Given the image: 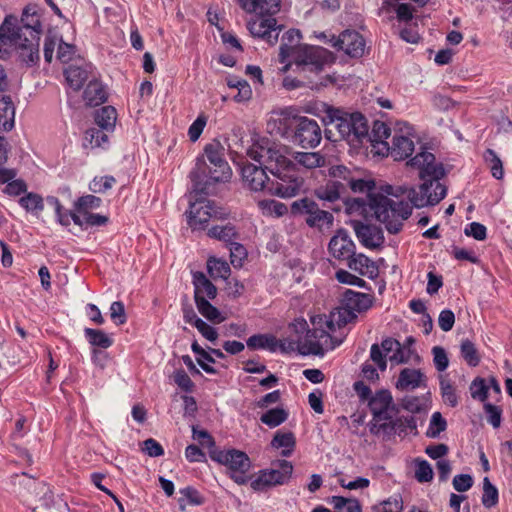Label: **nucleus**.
I'll list each match as a JSON object with an SVG mask.
<instances>
[{
  "label": "nucleus",
  "instance_id": "1",
  "mask_svg": "<svg viewBox=\"0 0 512 512\" xmlns=\"http://www.w3.org/2000/svg\"><path fill=\"white\" fill-rule=\"evenodd\" d=\"M41 33L40 15L35 7H26L20 19L7 15L0 25V59H7L14 48L23 62L35 64L40 59Z\"/></svg>",
  "mask_w": 512,
  "mask_h": 512
},
{
  "label": "nucleus",
  "instance_id": "2",
  "mask_svg": "<svg viewBox=\"0 0 512 512\" xmlns=\"http://www.w3.org/2000/svg\"><path fill=\"white\" fill-rule=\"evenodd\" d=\"M287 152L286 146L269 141L256 143L247 151L252 160L264 165L275 177V180L268 183L267 190L281 198L296 196L303 185V178L299 176L293 161L287 157Z\"/></svg>",
  "mask_w": 512,
  "mask_h": 512
},
{
  "label": "nucleus",
  "instance_id": "3",
  "mask_svg": "<svg viewBox=\"0 0 512 512\" xmlns=\"http://www.w3.org/2000/svg\"><path fill=\"white\" fill-rule=\"evenodd\" d=\"M357 318L351 309L341 304L331 312L329 318L316 315L311 318L313 328L308 330L305 337L298 341V350L302 355L323 356L325 352L335 349L342 339L334 338L330 332L345 326Z\"/></svg>",
  "mask_w": 512,
  "mask_h": 512
},
{
  "label": "nucleus",
  "instance_id": "4",
  "mask_svg": "<svg viewBox=\"0 0 512 512\" xmlns=\"http://www.w3.org/2000/svg\"><path fill=\"white\" fill-rule=\"evenodd\" d=\"M407 165L419 170V177L423 183L419 191L410 189L409 200L417 208L439 203L446 195V188L439 180L445 175L443 165L437 163L434 154L428 151H422L410 161Z\"/></svg>",
  "mask_w": 512,
  "mask_h": 512
},
{
  "label": "nucleus",
  "instance_id": "5",
  "mask_svg": "<svg viewBox=\"0 0 512 512\" xmlns=\"http://www.w3.org/2000/svg\"><path fill=\"white\" fill-rule=\"evenodd\" d=\"M407 186L385 185L381 190L383 193H370L368 195V207L373 212L375 218L382 222L388 232L398 233L403 226V221L408 219L412 213V204L404 200H393L388 196L399 198L406 193H410Z\"/></svg>",
  "mask_w": 512,
  "mask_h": 512
},
{
  "label": "nucleus",
  "instance_id": "6",
  "mask_svg": "<svg viewBox=\"0 0 512 512\" xmlns=\"http://www.w3.org/2000/svg\"><path fill=\"white\" fill-rule=\"evenodd\" d=\"M232 170L224 158L220 143H210L205 146L203 158H198L195 169L190 173L194 192L210 194L215 183H225L230 180Z\"/></svg>",
  "mask_w": 512,
  "mask_h": 512
},
{
  "label": "nucleus",
  "instance_id": "7",
  "mask_svg": "<svg viewBox=\"0 0 512 512\" xmlns=\"http://www.w3.org/2000/svg\"><path fill=\"white\" fill-rule=\"evenodd\" d=\"M291 57L295 65L294 72L301 76L308 88H317L323 85L321 73L325 65L332 63L331 53L319 46L304 45L301 49L292 46H282L279 52V61L285 63Z\"/></svg>",
  "mask_w": 512,
  "mask_h": 512
},
{
  "label": "nucleus",
  "instance_id": "8",
  "mask_svg": "<svg viewBox=\"0 0 512 512\" xmlns=\"http://www.w3.org/2000/svg\"><path fill=\"white\" fill-rule=\"evenodd\" d=\"M326 137L330 140H346L351 146H358L369 136L366 118L359 112L348 113L339 108L328 107L325 116Z\"/></svg>",
  "mask_w": 512,
  "mask_h": 512
},
{
  "label": "nucleus",
  "instance_id": "9",
  "mask_svg": "<svg viewBox=\"0 0 512 512\" xmlns=\"http://www.w3.org/2000/svg\"><path fill=\"white\" fill-rule=\"evenodd\" d=\"M210 458L224 465L227 475L237 484L244 485L250 477L247 475L251 468V461L248 455L237 449L220 450L217 448L209 451Z\"/></svg>",
  "mask_w": 512,
  "mask_h": 512
},
{
  "label": "nucleus",
  "instance_id": "10",
  "mask_svg": "<svg viewBox=\"0 0 512 512\" xmlns=\"http://www.w3.org/2000/svg\"><path fill=\"white\" fill-rule=\"evenodd\" d=\"M368 407L372 414V419L368 423L369 431L372 435L377 432L385 431L389 427L385 423L396 415L398 408L393 402V397L388 390L377 391L368 401Z\"/></svg>",
  "mask_w": 512,
  "mask_h": 512
},
{
  "label": "nucleus",
  "instance_id": "11",
  "mask_svg": "<svg viewBox=\"0 0 512 512\" xmlns=\"http://www.w3.org/2000/svg\"><path fill=\"white\" fill-rule=\"evenodd\" d=\"M229 216V212L218 206L215 202L206 199H197L191 203L188 225L193 230H204L207 228L208 222H216L224 220Z\"/></svg>",
  "mask_w": 512,
  "mask_h": 512
},
{
  "label": "nucleus",
  "instance_id": "12",
  "mask_svg": "<svg viewBox=\"0 0 512 512\" xmlns=\"http://www.w3.org/2000/svg\"><path fill=\"white\" fill-rule=\"evenodd\" d=\"M293 469V464L290 461H274L270 468L258 472L250 486L255 491H263L274 486L287 484L292 477Z\"/></svg>",
  "mask_w": 512,
  "mask_h": 512
},
{
  "label": "nucleus",
  "instance_id": "13",
  "mask_svg": "<svg viewBox=\"0 0 512 512\" xmlns=\"http://www.w3.org/2000/svg\"><path fill=\"white\" fill-rule=\"evenodd\" d=\"M416 136L413 129L407 123H397L394 128L391 143L387 144V154L394 160H404L414 151V139Z\"/></svg>",
  "mask_w": 512,
  "mask_h": 512
},
{
  "label": "nucleus",
  "instance_id": "14",
  "mask_svg": "<svg viewBox=\"0 0 512 512\" xmlns=\"http://www.w3.org/2000/svg\"><path fill=\"white\" fill-rule=\"evenodd\" d=\"M293 215H307L306 223L310 227H322L332 225L333 215L318 207V204L310 198H302L291 204Z\"/></svg>",
  "mask_w": 512,
  "mask_h": 512
},
{
  "label": "nucleus",
  "instance_id": "15",
  "mask_svg": "<svg viewBox=\"0 0 512 512\" xmlns=\"http://www.w3.org/2000/svg\"><path fill=\"white\" fill-rule=\"evenodd\" d=\"M322 139V130L314 119L302 116L295 119L293 140L302 148L317 147Z\"/></svg>",
  "mask_w": 512,
  "mask_h": 512
},
{
  "label": "nucleus",
  "instance_id": "16",
  "mask_svg": "<svg viewBox=\"0 0 512 512\" xmlns=\"http://www.w3.org/2000/svg\"><path fill=\"white\" fill-rule=\"evenodd\" d=\"M331 45L339 50L344 51L353 58H359L365 52V40L361 34L356 31L346 30L338 37L331 35L328 40Z\"/></svg>",
  "mask_w": 512,
  "mask_h": 512
},
{
  "label": "nucleus",
  "instance_id": "17",
  "mask_svg": "<svg viewBox=\"0 0 512 512\" xmlns=\"http://www.w3.org/2000/svg\"><path fill=\"white\" fill-rule=\"evenodd\" d=\"M356 246L344 229L336 231L335 235L330 239L328 250L330 254L338 260H348L354 256Z\"/></svg>",
  "mask_w": 512,
  "mask_h": 512
},
{
  "label": "nucleus",
  "instance_id": "18",
  "mask_svg": "<svg viewBox=\"0 0 512 512\" xmlns=\"http://www.w3.org/2000/svg\"><path fill=\"white\" fill-rule=\"evenodd\" d=\"M352 226L357 238L366 248L375 249L383 245L384 235L380 227L360 221H353Z\"/></svg>",
  "mask_w": 512,
  "mask_h": 512
},
{
  "label": "nucleus",
  "instance_id": "19",
  "mask_svg": "<svg viewBox=\"0 0 512 512\" xmlns=\"http://www.w3.org/2000/svg\"><path fill=\"white\" fill-rule=\"evenodd\" d=\"M247 27L254 37L262 38L270 44L278 40L280 29L275 18H258L249 21Z\"/></svg>",
  "mask_w": 512,
  "mask_h": 512
},
{
  "label": "nucleus",
  "instance_id": "20",
  "mask_svg": "<svg viewBox=\"0 0 512 512\" xmlns=\"http://www.w3.org/2000/svg\"><path fill=\"white\" fill-rule=\"evenodd\" d=\"M268 170L264 165L259 166L247 163L242 167V178L245 185L252 191H262L267 189L269 178L266 174Z\"/></svg>",
  "mask_w": 512,
  "mask_h": 512
},
{
  "label": "nucleus",
  "instance_id": "21",
  "mask_svg": "<svg viewBox=\"0 0 512 512\" xmlns=\"http://www.w3.org/2000/svg\"><path fill=\"white\" fill-rule=\"evenodd\" d=\"M395 415H392L386 423L385 426L389 428L385 431L377 432L375 435L382 440H390L395 434L400 436L406 435L408 431H415L417 429V423L413 416H401L394 418Z\"/></svg>",
  "mask_w": 512,
  "mask_h": 512
},
{
  "label": "nucleus",
  "instance_id": "22",
  "mask_svg": "<svg viewBox=\"0 0 512 512\" xmlns=\"http://www.w3.org/2000/svg\"><path fill=\"white\" fill-rule=\"evenodd\" d=\"M235 2L249 14L272 16L280 10V0H235Z\"/></svg>",
  "mask_w": 512,
  "mask_h": 512
},
{
  "label": "nucleus",
  "instance_id": "23",
  "mask_svg": "<svg viewBox=\"0 0 512 512\" xmlns=\"http://www.w3.org/2000/svg\"><path fill=\"white\" fill-rule=\"evenodd\" d=\"M426 377L418 369L404 368L400 371L396 388L401 391L414 390L418 387L425 386Z\"/></svg>",
  "mask_w": 512,
  "mask_h": 512
},
{
  "label": "nucleus",
  "instance_id": "24",
  "mask_svg": "<svg viewBox=\"0 0 512 512\" xmlns=\"http://www.w3.org/2000/svg\"><path fill=\"white\" fill-rule=\"evenodd\" d=\"M343 305L351 309L355 314L367 311L373 304V297L356 292L353 290H346L343 294Z\"/></svg>",
  "mask_w": 512,
  "mask_h": 512
},
{
  "label": "nucleus",
  "instance_id": "25",
  "mask_svg": "<svg viewBox=\"0 0 512 512\" xmlns=\"http://www.w3.org/2000/svg\"><path fill=\"white\" fill-rule=\"evenodd\" d=\"M347 261L348 267L351 270L358 272L362 276H367L371 279H374L379 274L378 266L376 263L362 253H354V256L349 258Z\"/></svg>",
  "mask_w": 512,
  "mask_h": 512
},
{
  "label": "nucleus",
  "instance_id": "26",
  "mask_svg": "<svg viewBox=\"0 0 512 512\" xmlns=\"http://www.w3.org/2000/svg\"><path fill=\"white\" fill-rule=\"evenodd\" d=\"M193 284L195 288V303L200 299H214L216 297V287L202 272H195L193 274Z\"/></svg>",
  "mask_w": 512,
  "mask_h": 512
},
{
  "label": "nucleus",
  "instance_id": "27",
  "mask_svg": "<svg viewBox=\"0 0 512 512\" xmlns=\"http://www.w3.org/2000/svg\"><path fill=\"white\" fill-rule=\"evenodd\" d=\"M271 446L275 449H281V456L289 457L295 450L296 438L290 431L279 430L271 440Z\"/></svg>",
  "mask_w": 512,
  "mask_h": 512
},
{
  "label": "nucleus",
  "instance_id": "28",
  "mask_svg": "<svg viewBox=\"0 0 512 512\" xmlns=\"http://www.w3.org/2000/svg\"><path fill=\"white\" fill-rule=\"evenodd\" d=\"M293 163L305 169H314L325 165L326 159L319 152H295Z\"/></svg>",
  "mask_w": 512,
  "mask_h": 512
},
{
  "label": "nucleus",
  "instance_id": "29",
  "mask_svg": "<svg viewBox=\"0 0 512 512\" xmlns=\"http://www.w3.org/2000/svg\"><path fill=\"white\" fill-rule=\"evenodd\" d=\"M83 97L87 105L98 106L106 101L107 94L100 82L92 80L85 88Z\"/></svg>",
  "mask_w": 512,
  "mask_h": 512
},
{
  "label": "nucleus",
  "instance_id": "30",
  "mask_svg": "<svg viewBox=\"0 0 512 512\" xmlns=\"http://www.w3.org/2000/svg\"><path fill=\"white\" fill-rule=\"evenodd\" d=\"M15 107L8 95H0V120L4 131L14 127Z\"/></svg>",
  "mask_w": 512,
  "mask_h": 512
},
{
  "label": "nucleus",
  "instance_id": "31",
  "mask_svg": "<svg viewBox=\"0 0 512 512\" xmlns=\"http://www.w3.org/2000/svg\"><path fill=\"white\" fill-rule=\"evenodd\" d=\"M346 192V184L341 180H330L326 186L317 191L319 198L333 202L339 199Z\"/></svg>",
  "mask_w": 512,
  "mask_h": 512
},
{
  "label": "nucleus",
  "instance_id": "32",
  "mask_svg": "<svg viewBox=\"0 0 512 512\" xmlns=\"http://www.w3.org/2000/svg\"><path fill=\"white\" fill-rule=\"evenodd\" d=\"M117 119L116 109L112 106H104L95 113V123L105 131H112Z\"/></svg>",
  "mask_w": 512,
  "mask_h": 512
},
{
  "label": "nucleus",
  "instance_id": "33",
  "mask_svg": "<svg viewBox=\"0 0 512 512\" xmlns=\"http://www.w3.org/2000/svg\"><path fill=\"white\" fill-rule=\"evenodd\" d=\"M207 235L210 238L229 243L237 237V231L233 224L227 222L225 224H214L208 229Z\"/></svg>",
  "mask_w": 512,
  "mask_h": 512
},
{
  "label": "nucleus",
  "instance_id": "34",
  "mask_svg": "<svg viewBox=\"0 0 512 512\" xmlns=\"http://www.w3.org/2000/svg\"><path fill=\"white\" fill-rule=\"evenodd\" d=\"M64 74L69 86L74 90H79L88 79V71L75 65L69 66Z\"/></svg>",
  "mask_w": 512,
  "mask_h": 512
},
{
  "label": "nucleus",
  "instance_id": "35",
  "mask_svg": "<svg viewBox=\"0 0 512 512\" xmlns=\"http://www.w3.org/2000/svg\"><path fill=\"white\" fill-rule=\"evenodd\" d=\"M288 418V412L283 408H274L266 411L260 417V421L270 428L277 427Z\"/></svg>",
  "mask_w": 512,
  "mask_h": 512
},
{
  "label": "nucleus",
  "instance_id": "36",
  "mask_svg": "<svg viewBox=\"0 0 512 512\" xmlns=\"http://www.w3.org/2000/svg\"><path fill=\"white\" fill-rule=\"evenodd\" d=\"M108 131H105L99 127H93L86 130L84 135V146L87 144L91 148L102 147L108 142Z\"/></svg>",
  "mask_w": 512,
  "mask_h": 512
},
{
  "label": "nucleus",
  "instance_id": "37",
  "mask_svg": "<svg viewBox=\"0 0 512 512\" xmlns=\"http://www.w3.org/2000/svg\"><path fill=\"white\" fill-rule=\"evenodd\" d=\"M84 333L92 346L107 349L113 344V340L102 330L85 328Z\"/></svg>",
  "mask_w": 512,
  "mask_h": 512
},
{
  "label": "nucleus",
  "instance_id": "38",
  "mask_svg": "<svg viewBox=\"0 0 512 512\" xmlns=\"http://www.w3.org/2000/svg\"><path fill=\"white\" fill-rule=\"evenodd\" d=\"M247 346L250 349H269L271 351L276 350L277 340L274 336L257 334L248 338Z\"/></svg>",
  "mask_w": 512,
  "mask_h": 512
},
{
  "label": "nucleus",
  "instance_id": "39",
  "mask_svg": "<svg viewBox=\"0 0 512 512\" xmlns=\"http://www.w3.org/2000/svg\"><path fill=\"white\" fill-rule=\"evenodd\" d=\"M258 207L266 216L281 217L288 211L284 203L275 200H260L258 201Z\"/></svg>",
  "mask_w": 512,
  "mask_h": 512
},
{
  "label": "nucleus",
  "instance_id": "40",
  "mask_svg": "<svg viewBox=\"0 0 512 512\" xmlns=\"http://www.w3.org/2000/svg\"><path fill=\"white\" fill-rule=\"evenodd\" d=\"M198 311L209 321L213 323H221L224 321V317L220 311L213 306L207 299H200L196 302Z\"/></svg>",
  "mask_w": 512,
  "mask_h": 512
},
{
  "label": "nucleus",
  "instance_id": "41",
  "mask_svg": "<svg viewBox=\"0 0 512 512\" xmlns=\"http://www.w3.org/2000/svg\"><path fill=\"white\" fill-rule=\"evenodd\" d=\"M207 269L210 276L214 279H227L230 275V267L226 261L210 258L207 261Z\"/></svg>",
  "mask_w": 512,
  "mask_h": 512
},
{
  "label": "nucleus",
  "instance_id": "42",
  "mask_svg": "<svg viewBox=\"0 0 512 512\" xmlns=\"http://www.w3.org/2000/svg\"><path fill=\"white\" fill-rule=\"evenodd\" d=\"M19 204L27 212H41L44 209L43 198L33 192L26 193L19 199Z\"/></svg>",
  "mask_w": 512,
  "mask_h": 512
},
{
  "label": "nucleus",
  "instance_id": "43",
  "mask_svg": "<svg viewBox=\"0 0 512 512\" xmlns=\"http://www.w3.org/2000/svg\"><path fill=\"white\" fill-rule=\"evenodd\" d=\"M331 504L337 512H362L361 506L356 499H347L342 496H333Z\"/></svg>",
  "mask_w": 512,
  "mask_h": 512
},
{
  "label": "nucleus",
  "instance_id": "44",
  "mask_svg": "<svg viewBox=\"0 0 512 512\" xmlns=\"http://www.w3.org/2000/svg\"><path fill=\"white\" fill-rule=\"evenodd\" d=\"M460 351L463 359L467 362L468 365L475 367L479 364L480 356L472 341L469 339L462 340Z\"/></svg>",
  "mask_w": 512,
  "mask_h": 512
},
{
  "label": "nucleus",
  "instance_id": "45",
  "mask_svg": "<svg viewBox=\"0 0 512 512\" xmlns=\"http://www.w3.org/2000/svg\"><path fill=\"white\" fill-rule=\"evenodd\" d=\"M389 136V127L383 122L376 121L373 125L372 136L369 135L367 139H370V141L373 143L382 144L386 149L387 144H389L386 139H388Z\"/></svg>",
  "mask_w": 512,
  "mask_h": 512
},
{
  "label": "nucleus",
  "instance_id": "46",
  "mask_svg": "<svg viewBox=\"0 0 512 512\" xmlns=\"http://www.w3.org/2000/svg\"><path fill=\"white\" fill-rule=\"evenodd\" d=\"M498 503V490L497 488L490 482L488 477H485L483 480V495H482V504L486 508H491Z\"/></svg>",
  "mask_w": 512,
  "mask_h": 512
},
{
  "label": "nucleus",
  "instance_id": "47",
  "mask_svg": "<svg viewBox=\"0 0 512 512\" xmlns=\"http://www.w3.org/2000/svg\"><path fill=\"white\" fill-rule=\"evenodd\" d=\"M485 161L488 163L492 176L496 179H502L504 175L503 164L494 150L487 149L484 154Z\"/></svg>",
  "mask_w": 512,
  "mask_h": 512
},
{
  "label": "nucleus",
  "instance_id": "48",
  "mask_svg": "<svg viewBox=\"0 0 512 512\" xmlns=\"http://www.w3.org/2000/svg\"><path fill=\"white\" fill-rule=\"evenodd\" d=\"M447 428V422L442 417L440 412H434L431 416L429 428L426 432V435L430 438H436L439 434L445 431Z\"/></svg>",
  "mask_w": 512,
  "mask_h": 512
},
{
  "label": "nucleus",
  "instance_id": "49",
  "mask_svg": "<svg viewBox=\"0 0 512 512\" xmlns=\"http://www.w3.org/2000/svg\"><path fill=\"white\" fill-rule=\"evenodd\" d=\"M102 200L94 195H85L80 197L75 203V210L78 213H88L89 209H96L100 207Z\"/></svg>",
  "mask_w": 512,
  "mask_h": 512
},
{
  "label": "nucleus",
  "instance_id": "50",
  "mask_svg": "<svg viewBox=\"0 0 512 512\" xmlns=\"http://www.w3.org/2000/svg\"><path fill=\"white\" fill-rule=\"evenodd\" d=\"M116 183V179L113 176H102L95 177L89 184V189L93 193H105L110 190L114 184Z\"/></svg>",
  "mask_w": 512,
  "mask_h": 512
},
{
  "label": "nucleus",
  "instance_id": "51",
  "mask_svg": "<svg viewBox=\"0 0 512 512\" xmlns=\"http://www.w3.org/2000/svg\"><path fill=\"white\" fill-rule=\"evenodd\" d=\"M488 385L485 382V379L477 377L475 378L470 385V392L473 399H477L480 401H485L488 397Z\"/></svg>",
  "mask_w": 512,
  "mask_h": 512
},
{
  "label": "nucleus",
  "instance_id": "52",
  "mask_svg": "<svg viewBox=\"0 0 512 512\" xmlns=\"http://www.w3.org/2000/svg\"><path fill=\"white\" fill-rule=\"evenodd\" d=\"M230 244V258L231 263L234 267H241L242 261L246 258L247 252L243 245L234 242L233 240L229 242Z\"/></svg>",
  "mask_w": 512,
  "mask_h": 512
},
{
  "label": "nucleus",
  "instance_id": "53",
  "mask_svg": "<svg viewBox=\"0 0 512 512\" xmlns=\"http://www.w3.org/2000/svg\"><path fill=\"white\" fill-rule=\"evenodd\" d=\"M433 469L426 460H420L417 462L415 478L421 482H430L433 479Z\"/></svg>",
  "mask_w": 512,
  "mask_h": 512
},
{
  "label": "nucleus",
  "instance_id": "54",
  "mask_svg": "<svg viewBox=\"0 0 512 512\" xmlns=\"http://www.w3.org/2000/svg\"><path fill=\"white\" fill-rule=\"evenodd\" d=\"M413 350L406 344L399 343V349H396L395 353L389 356L391 362L396 364L407 363L411 359Z\"/></svg>",
  "mask_w": 512,
  "mask_h": 512
},
{
  "label": "nucleus",
  "instance_id": "55",
  "mask_svg": "<svg viewBox=\"0 0 512 512\" xmlns=\"http://www.w3.org/2000/svg\"><path fill=\"white\" fill-rule=\"evenodd\" d=\"M484 411L487 415L488 422L494 427L498 428L501 424L502 410L491 403L484 404Z\"/></svg>",
  "mask_w": 512,
  "mask_h": 512
},
{
  "label": "nucleus",
  "instance_id": "56",
  "mask_svg": "<svg viewBox=\"0 0 512 512\" xmlns=\"http://www.w3.org/2000/svg\"><path fill=\"white\" fill-rule=\"evenodd\" d=\"M433 354V362L438 371L442 372L447 369L449 365V360L444 348L440 346H435L432 349Z\"/></svg>",
  "mask_w": 512,
  "mask_h": 512
},
{
  "label": "nucleus",
  "instance_id": "57",
  "mask_svg": "<svg viewBox=\"0 0 512 512\" xmlns=\"http://www.w3.org/2000/svg\"><path fill=\"white\" fill-rule=\"evenodd\" d=\"M173 379L177 386L185 392H191L194 388V383L182 369L175 371Z\"/></svg>",
  "mask_w": 512,
  "mask_h": 512
},
{
  "label": "nucleus",
  "instance_id": "58",
  "mask_svg": "<svg viewBox=\"0 0 512 512\" xmlns=\"http://www.w3.org/2000/svg\"><path fill=\"white\" fill-rule=\"evenodd\" d=\"M336 279L340 282V283H343V284H349V285H355V286H358V287H365L366 286V282L351 274L350 272L346 271V270H339L336 272Z\"/></svg>",
  "mask_w": 512,
  "mask_h": 512
},
{
  "label": "nucleus",
  "instance_id": "59",
  "mask_svg": "<svg viewBox=\"0 0 512 512\" xmlns=\"http://www.w3.org/2000/svg\"><path fill=\"white\" fill-rule=\"evenodd\" d=\"M465 235L471 236L478 241H483L487 237V229L486 227L478 222H472L468 227L464 230Z\"/></svg>",
  "mask_w": 512,
  "mask_h": 512
},
{
  "label": "nucleus",
  "instance_id": "60",
  "mask_svg": "<svg viewBox=\"0 0 512 512\" xmlns=\"http://www.w3.org/2000/svg\"><path fill=\"white\" fill-rule=\"evenodd\" d=\"M110 317L117 325H123L126 322L125 308L121 301H115L111 304Z\"/></svg>",
  "mask_w": 512,
  "mask_h": 512
},
{
  "label": "nucleus",
  "instance_id": "61",
  "mask_svg": "<svg viewBox=\"0 0 512 512\" xmlns=\"http://www.w3.org/2000/svg\"><path fill=\"white\" fill-rule=\"evenodd\" d=\"M207 123V118L204 115H199L197 119L190 125L188 135L191 141L195 142L200 137L203 129Z\"/></svg>",
  "mask_w": 512,
  "mask_h": 512
},
{
  "label": "nucleus",
  "instance_id": "62",
  "mask_svg": "<svg viewBox=\"0 0 512 512\" xmlns=\"http://www.w3.org/2000/svg\"><path fill=\"white\" fill-rule=\"evenodd\" d=\"M441 394L445 403L451 407H455L458 404L455 389L449 382L441 381Z\"/></svg>",
  "mask_w": 512,
  "mask_h": 512
},
{
  "label": "nucleus",
  "instance_id": "63",
  "mask_svg": "<svg viewBox=\"0 0 512 512\" xmlns=\"http://www.w3.org/2000/svg\"><path fill=\"white\" fill-rule=\"evenodd\" d=\"M455 323V315L449 309L442 310L438 317V325L444 332L450 331Z\"/></svg>",
  "mask_w": 512,
  "mask_h": 512
},
{
  "label": "nucleus",
  "instance_id": "64",
  "mask_svg": "<svg viewBox=\"0 0 512 512\" xmlns=\"http://www.w3.org/2000/svg\"><path fill=\"white\" fill-rule=\"evenodd\" d=\"M27 192V184L20 179L10 180L4 188V193L10 196H19Z\"/></svg>",
  "mask_w": 512,
  "mask_h": 512
}]
</instances>
